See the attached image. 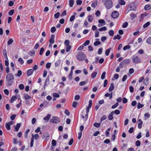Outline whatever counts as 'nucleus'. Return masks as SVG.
I'll list each match as a JSON object with an SVG mask.
<instances>
[{"instance_id":"nucleus-54","label":"nucleus","mask_w":151,"mask_h":151,"mask_svg":"<svg viewBox=\"0 0 151 151\" xmlns=\"http://www.w3.org/2000/svg\"><path fill=\"white\" fill-rule=\"evenodd\" d=\"M109 33L110 36H113L114 35V32L112 30H110L109 32Z\"/></svg>"},{"instance_id":"nucleus-17","label":"nucleus","mask_w":151,"mask_h":151,"mask_svg":"<svg viewBox=\"0 0 151 151\" xmlns=\"http://www.w3.org/2000/svg\"><path fill=\"white\" fill-rule=\"evenodd\" d=\"M32 137L31 141L30 144V146L31 147H32L33 146L34 142L33 134H32Z\"/></svg>"},{"instance_id":"nucleus-23","label":"nucleus","mask_w":151,"mask_h":151,"mask_svg":"<svg viewBox=\"0 0 151 151\" xmlns=\"http://www.w3.org/2000/svg\"><path fill=\"white\" fill-rule=\"evenodd\" d=\"M17 98V96H12L10 102L11 103H13L16 100Z\"/></svg>"},{"instance_id":"nucleus-12","label":"nucleus","mask_w":151,"mask_h":151,"mask_svg":"<svg viewBox=\"0 0 151 151\" xmlns=\"http://www.w3.org/2000/svg\"><path fill=\"white\" fill-rule=\"evenodd\" d=\"M114 114V112L113 111H111L109 114V116H108V119L110 120H112L113 119V115Z\"/></svg>"},{"instance_id":"nucleus-49","label":"nucleus","mask_w":151,"mask_h":151,"mask_svg":"<svg viewBox=\"0 0 151 151\" xmlns=\"http://www.w3.org/2000/svg\"><path fill=\"white\" fill-rule=\"evenodd\" d=\"M60 15L59 12H58L54 14V17L56 19H57L58 18Z\"/></svg>"},{"instance_id":"nucleus-26","label":"nucleus","mask_w":151,"mask_h":151,"mask_svg":"<svg viewBox=\"0 0 151 151\" xmlns=\"http://www.w3.org/2000/svg\"><path fill=\"white\" fill-rule=\"evenodd\" d=\"M111 130V128H108L107 130H106L105 131L106 133V137H108L109 135V132Z\"/></svg>"},{"instance_id":"nucleus-22","label":"nucleus","mask_w":151,"mask_h":151,"mask_svg":"<svg viewBox=\"0 0 151 151\" xmlns=\"http://www.w3.org/2000/svg\"><path fill=\"white\" fill-rule=\"evenodd\" d=\"M21 126V124L20 123H18L16 125L15 127V129L16 131H18L19 128H20Z\"/></svg>"},{"instance_id":"nucleus-38","label":"nucleus","mask_w":151,"mask_h":151,"mask_svg":"<svg viewBox=\"0 0 151 151\" xmlns=\"http://www.w3.org/2000/svg\"><path fill=\"white\" fill-rule=\"evenodd\" d=\"M150 24V22H146L145 24H144L143 26V27L144 28H145L148 27Z\"/></svg>"},{"instance_id":"nucleus-57","label":"nucleus","mask_w":151,"mask_h":151,"mask_svg":"<svg viewBox=\"0 0 151 151\" xmlns=\"http://www.w3.org/2000/svg\"><path fill=\"white\" fill-rule=\"evenodd\" d=\"M64 44L65 45L67 46H69V44H70V41L68 40H66L64 42Z\"/></svg>"},{"instance_id":"nucleus-40","label":"nucleus","mask_w":151,"mask_h":151,"mask_svg":"<svg viewBox=\"0 0 151 151\" xmlns=\"http://www.w3.org/2000/svg\"><path fill=\"white\" fill-rule=\"evenodd\" d=\"M18 61L19 63L22 65L24 63V61L23 59L21 58H19L18 60Z\"/></svg>"},{"instance_id":"nucleus-62","label":"nucleus","mask_w":151,"mask_h":151,"mask_svg":"<svg viewBox=\"0 0 151 151\" xmlns=\"http://www.w3.org/2000/svg\"><path fill=\"white\" fill-rule=\"evenodd\" d=\"M39 138V135L38 134H35L34 135V139H37Z\"/></svg>"},{"instance_id":"nucleus-50","label":"nucleus","mask_w":151,"mask_h":151,"mask_svg":"<svg viewBox=\"0 0 151 151\" xmlns=\"http://www.w3.org/2000/svg\"><path fill=\"white\" fill-rule=\"evenodd\" d=\"M93 125L94 127L97 128H98L100 127V124L97 123H95Z\"/></svg>"},{"instance_id":"nucleus-21","label":"nucleus","mask_w":151,"mask_h":151,"mask_svg":"<svg viewBox=\"0 0 151 151\" xmlns=\"http://www.w3.org/2000/svg\"><path fill=\"white\" fill-rule=\"evenodd\" d=\"M24 97L25 100L30 99L31 98V97L27 93L24 94Z\"/></svg>"},{"instance_id":"nucleus-60","label":"nucleus","mask_w":151,"mask_h":151,"mask_svg":"<svg viewBox=\"0 0 151 151\" xmlns=\"http://www.w3.org/2000/svg\"><path fill=\"white\" fill-rule=\"evenodd\" d=\"M102 50L103 49L102 47H100L99 49L98 50V53L100 55L102 53Z\"/></svg>"},{"instance_id":"nucleus-51","label":"nucleus","mask_w":151,"mask_h":151,"mask_svg":"<svg viewBox=\"0 0 151 151\" xmlns=\"http://www.w3.org/2000/svg\"><path fill=\"white\" fill-rule=\"evenodd\" d=\"M141 142L139 140H137L135 142V145L137 147H139L140 145Z\"/></svg>"},{"instance_id":"nucleus-41","label":"nucleus","mask_w":151,"mask_h":151,"mask_svg":"<svg viewBox=\"0 0 151 151\" xmlns=\"http://www.w3.org/2000/svg\"><path fill=\"white\" fill-rule=\"evenodd\" d=\"M130 48V47L129 45H127L124 46L123 47V49L124 50H126L127 49H129Z\"/></svg>"},{"instance_id":"nucleus-42","label":"nucleus","mask_w":151,"mask_h":151,"mask_svg":"<svg viewBox=\"0 0 151 151\" xmlns=\"http://www.w3.org/2000/svg\"><path fill=\"white\" fill-rule=\"evenodd\" d=\"M53 96L55 98H59L60 97L59 95L56 93H53Z\"/></svg>"},{"instance_id":"nucleus-47","label":"nucleus","mask_w":151,"mask_h":151,"mask_svg":"<svg viewBox=\"0 0 151 151\" xmlns=\"http://www.w3.org/2000/svg\"><path fill=\"white\" fill-rule=\"evenodd\" d=\"M106 74V73L105 71H104L102 73V74L101 75V78L103 80L105 78Z\"/></svg>"},{"instance_id":"nucleus-24","label":"nucleus","mask_w":151,"mask_h":151,"mask_svg":"<svg viewBox=\"0 0 151 151\" xmlns=\"http://www.w3.org/2000/svg\"><path fill=\"white\" fill-rule=\"evenodd\" d=\"M88 114H86L85 115V116H84L83 115H82L81 116L82 118L83 119H84V120L85 121H86L87 120V119L88 118Z\"/></svg>"},{"instance_id":"nucleus-25","label":"nucleus","mask_w":151,"mask_h":151,"mask_svg":"<svg viewBox=\"0 0 151 151\" xmlns=\"http://www.w3.org/2000/svg\"><path fill=\"white\" fill-rule=\"evenodd\" d=\"M74 3V1L73 0H70L69 1V4L70 7L73 6Z\"/></svg>"},{"instance_id":"nucleus-30","label":"nucleus","mask_w":151,"mask_h":151,"mask_svg":"<svg viewBox=\"0 0 151 151\" xmlns=\"http://www.w3.org/2000/svg\"><path fill=\"white\" fill-rule=\"evenodd\" d=\"M3 54L4 57L6 59L8 58L6 51V50L4 49L3 50Z\"/></svg>"},{"instance_id":"nucleus-31","label":"nucleus","mask_w":151,"mask_h":151,"mask_svg":"<svg viewBox=\"0 0 151 151\" xmlns=\"http://www.w3.org/2000/svg\"><path fill=\"white\" fill-rule=\"evenodd\" d=\"M121 36L119 35H117L114 36L113 39L114 40H115L116 39L119 40L121 38Z\"/></svg>"},{"instance_id":"nucleus-63","label":"nucleus","mask_w":151,"mask_h":151,"mask_svg":"<svg viewBox=\"0 0 151 151\" xmlns=\"http://www.w3.org/2000/svg\"><path fill=\"white\" fill-rule=\"evenodd\" d=\"M19 88L21 90H22L24 88V85L22 84H20L19 85Z\"/></svg>"},{"instance_id":"nucleus-7","label":"nucleus","mask_w":151,"mask_h":151,"mask_svg":"<svg viewBox=\"0 0 151 151\" xmlns=\"http://www.w3.org/2000/svg\"><path fill=\"white\" fill-rule=\"evenodd\" d=\"M134 4L133 3H131L128 6L127 8V10L128 11L127 12L130 10H133L135 9V8L134 7Z\"/></svg>"},{"instance_id":"nucleus-52","label":"nucleus","mask_w":151,"mask_h":151,"mask_svg":"<svg viewBox=\"0 0 151 151\" xmlns=\"http://www.w3.org/2000/svg\"><path fill=\"white\" fill-rule=\"evenodd\" d=\"M98 22L100 24H104L103 25L105 24V21L103 19H100L99 20Z\"/></svg>"},{"instance_id":"nucleus-18","label":"nucleus","mask_w":151,"mask_h":151,"mask_svg":"<svg viewBox=\"0 0 151 151\" xmlns=\"http://www.w3.org/2000/svg\"><path fill=\"white\" fill-rule=\"evenodd\" d=\"M122 61L124 64H128L130 63V60L129 59H126Z\"/></svg>"},{"instance_id":"nucleus-58","label":"nucleus","mask_w":151,"mask_h":151,"mask_svg":"<svg viewBox=\"0 0 151 151\" xmlns=\"http://www.w3.org/2000/svg\"><path fill=\"white\" fill-rule=\"evenodd\" d=\"M107 118V116L105 115H104L103 116L101 117V122H102V121L105 120Z\"/></svg>"},{"instance_id":"nucleus-2","label":"nucleus","mask_w":151,"mask_h":151,"mask_svg":"<svg viewBox=\"0 0 151 151\" xmlns=\"http://www.w3.org/2000/svg\"><path fill=\"white\" fill-rule=\"evenodd\" d=\"M106 8L107 9H111L112 6V2L111 0H102Z\"/></svg>"},{"instance_id":"nucleus-64","label":"nucleus","mask_w":151,"mask_h":151,"mask_svg":"<svg viewBox=\"0 0 151 151\" xmlns=\"http://www.w3.org/2000/svg\"><path fill=\"white\" fill-rule=\"evenodd\" d=\"M78 105V103L76 102H73V103L72 106L74 108H76Z\"/></svg>"},{"instance_id":"nucleus-35","label":"nucleus","mask_w":151,"mask_h":151,"mask_svg":"<svg viewBox=\"0 0 151 151\" xmlns=\"http://www.w3.org/2000/svg\"><path fill=\"white\" fill-rule=\"evenodd\" d=\"M119 3L121 5H124L125 4V2L124 0H119Z\"/></svg>"},{"instance_id":"nucleus-34","label":"nucleus","mask_w":151,"mask_h":151,"mask_svg":"<svg viewBox=\"0 0 151 151\" xmlns=\"http://www.w3.org/2000/svg\"><path fill=\"white\" fill-rule=\"evenodd\" d=\"M144 106V105L141 104L139 102L138 103L137 105V108L138 109H140Z\"/></svg>"},{"instance_id":"nucleus-8","label":"nucleus","mask_w":151,"mask_h":151,"mask_svg":"<svg viewBox=\"0 0 151 151\" xmlns=\"http://www.w3.org/2000/svg\"><path fill=\"white\" fill-rule=\"evenodd\" d=\"M14 124L13 121L9 122L6 124V127L8 130H10L11 129L10 126Z\"/></svg>"},{"instance_id":"nucleus-29","label":"nucleus","mask_w":151,"mask_h":151,"mask_svg":"<svg viewBox=\"0 0 151 151\" xmlns=\"http://www.w3.org/2000/svg\"><path fill=\"white\" fill-rule=\"evenodd\" d=\"M97 74V72H93L91 75V77L92 78H94L96 77Z\"/></svg>"},{"instance_id":"nucleus-28","label":"nucleus","mask_w":151,"mask_h":151,"mask_svg":"<svg viewBox=\"0 0 151 151\" xmlns=\"http://www.w3.org/2000/svg\"><path fill=\"white\" fill-rule=\"evenodd\" d=\"M149 80L148 78H145L144 81L143 83L145 85H147L148 84V81Z\"/></svg>"},{"instance_id":"nucleus-46","label":"nucleus","mask_w":151,"mask_h":151,"mask_svg":"<svg viewBox=\"0 0 151 151\" xmlns=\"http://www.w3.org/2000/svg\"><path fill=\"white\" fill-rule=\"evenodd\" d=\"M101 44V42L98 41H96L94 42V45L95 46H97L99 45H100Z\"/></svg>"},{"instance_id":"nucleus-48","label":"nucleus","mask_w":151,"mask_h":151,"mask_svg":"<svg viewBox=\"0 0 151 151\" xmlns=\"http://www.w3.org/2000/svg\"><path fill=\"white\" fill-rule=\"evenodd\" d=\"M22 74V72L21 70H19L18 71V73L17 74L15 75L16 76H17L18 77L20 76Z\"/></svg>"},{"instance_id":"nucleus-44","label":"nucleus","mask_w":151,"mask_h":151,"mask_svg":"<svg viewBox=\"0 0 151 151\" xmlns=\"http://www.w3.org/2000/svg\"><path fill=\"white\" fill-rule=\"evenodd\" d=\"M128 26V23L127 22L124 23L122 25V27L124 28H125Z\"/></svg>"},{"instance_id":"nucleus-56","label":"nucleus","mask_w":151,"mask_h":151,"mask_svg":"<svg viewBox=\"0 0 151 151\" xmlns=\"http://www.w3.org/2000/svg\"><path fill=\"white\" fill-rule=\"evenodd\" d=\"M151 72V67H148L146 71V73H149Z\"/></svg>"},{"instance_id":"nucleus-36","label":"nucleus","mask_w":151,"mask_h":151,"mask_svg":"<svg viewBox=\"0 0 151 151\" xmlns=\"http://www.w3.org/2000/svg\"><path fill=\"white\" fill-rule=\"evenodd\" d=\"M73 73V72H72V71H70V73L69 75L68 76V78L69 80H71L73 78L72 77V75Z\"/></svg>"},{"instance_id":"nucleus-16","label":"nucleus","mask_w":151,"mask_h":151,"mask_svg":"<svg viewBox=\"0 0 151 151\" xmlns=\"http://www.w3.org/2000/svg\"><path fill=\"white\" fill-rule=\"evenodd\" d=\"M98 2L97 1H95L93 2L91 4V6L94 8H95L97 5Z\"/></svg>"},{"instance_id":"nucleus-4","label":"nucleus","mask_w":151,"mask_h":151,"mask_svg":"<svg viewBox=\"0 0 151 151\" xmlns=\"http://www.w3.org/2000/svg\"><path fill=\"white\" fill-rule=\"evenodd\" d=\"M77 59L79 61L83 60L86 57V56L83 52H81L77 55Z\"/></svg>"},{"instance_id":"nucleus-5","label":"nucleus","mask_w":151,"mask_h":151,"mask_svg":"<svg viewBox=\"0 0 151 151\" xmlns=\"http://www.w3.org/2000/svg\"><path fill=\"white\" fill-rule=\"evenodd\" d=\"M60 121V120L56 116L53 117L50 120L51 122L55 124L58 123Z\"/></svg>"},{"instance_id":"nucleus-3","label":"nucleus","mask_w":151,"mask_h":151,"mask_svg":"<svg viewBox=\"0 0 151 151\" xmlns=\"http://www.w3.org/2000/svg\"><path fill=\"white\" fill-rule=\"evenodd\" d=\"M132 62L135 64H138L141 62L140 58L137 56L134 55L132 57Z\"/></svg>"},{"instance_id":"nucleus-45","label":"nucleus","mask_w":151,"mask_h":151,"mask_svg":"<svg viewBox=\"0 0 151 151\" xmlns=\"http://www.w3.org/2000/svg\"><path fill=\"white\" fill-rule=\"evenodd\" d=\"M13 42V40L12 39L10 38L9 39L7 42L8 45H10L12 44Z\"/></svg>"},{"instance_id":"nucleus-1","label":"nucleus","mask_w":151,"mask_h":151,"mask_svg":"<svg viewBox=\"0 0 151 151\" xmlns=\"http://www.w3.org/2000/svg\"><path fill=\"white\" fill-rule=\"evenodd\" d=\"M6 78L7 84L9 86L11 85L13 82V80L14 78L13 75L11 73L8 74L6 75Z\"/></svg>"},{"instance_id":"nucleus-9","label":"nucleus","mask_w":151,"mask_h":151,"mask_svg":"<svg viewBox=\"0 0 151 151\" xmlns=\"http://www.w3.org/2000/svg\"><path fill=\"white\" fill-rule=\"evenodd\" d=\"M92 105V101L90 100L89 101V104L88 106L86 107V113L88 114V113L89 111V109L91 107Z\"/></svg>"},{"instance_id":"nucleus-10","label":"nucleus","mask_w":151,"mask_h":151,"mask_svg":"<svg viewBox=\"0 0 151 151\" xmlns=\"http://www.w3.org/2000/svg\"><path fill=\"white\" fill-rule=\"evenodd\" d=\"M49 135L48 133H45L43 134L42 138L45 140H48L49 139Z\"/></svg>"},{"instance_id":"nucleus-15","label":"nucleus","mask_w":151,"mask_h":151,"mask_svg":"<svg viewBox=\"0 0 151 151\" xmlns=\"http://www.w3.org/2000/svg\"><path fill=\"white\" fill-rule=\"evenodd\" d=\"M114 88V86L113 83H111L110 84V87L109 88V91L111 92Z\"/></svg>"},{"instance_id":"nucleus-55","label":"nucleus","mask_w":151,"mask_h":151,"mask_svg":"<svg viewBox=\"0 0 151 151\" xmlns=\"http://www.w3.org/2000/svg\"><path fill=\"white\" fill-rule=\"evenodd\" d=\"M14 9H12L10 10L9 12V15H12L14 13Z\"/></svg>"},{"instance_id":"nucleus-53","label":"nucleus","mask_w":151,"mask_h":151,"mask_svg":"<svg viewBox=\"0 0 151 151\" xmlns=\"http://www.w3.org/2000/svg\"><path fill=\"white\" fill-rule=\"evenodd\" d=\"M71 48V46L70 45L67 46L66 47V51L67 52H68L70 51Z\"/></svg>"},{"instance_id":"nucleus-13","label":"nucleus","mask_w":151,"mask_h":151,"mask_svg":"<svg viewBox=\"0 0 151 151\" xmlns=\"http://www.w3.org/2000/svg\"><path fill=\"white\" fill-rule=\"evenodd\" d=\"M34 71L32 69H30L28 70L27 73V75L28 76L31 75L32 74Z\"/></svg>"},{"instance_id":"nucleus-39","label":"nucleus","mask_w":151,"mask_h":151,"mask_svg":"<svg viewBox=\"0 0 151 151\" xmlns=\"http://www.w3.org/2000/svg\"><path fill=\"white\" fill-rule=\"evenodd\" d=\"M111 49V48H109L106 50L105 53L106 56L109 55Z\"/></svg>"},{"instance_id":"nucleus-27","label":"nucleus","mask_w":151,"mask_h":151,"mask_svg":"<svg viewBox=\"0 0 151 151\" xmlns=\"http://www.w3.org/2000/svg\"><path fill=\"white\" fill-rule=\"evenodd\" d=\"M151 8L149 4L146 5L144 7L145 9L146 10H148L150 9Z\"/></svg>"},{"instance_id":"nucleus-20","label":"nucleus","mask_w":151,"mask_h":151,"mask_svg":"<svg viewBox=\"0 0 151 151\" xmlns=\"http://www.w3.org/2000/svg\"><path fill=\"white\" fill-rule=\"evenodd\" d=\"M51 116L50 114H47L46 116L44 117L43 119L44 120L47 121L49 120V119L50 118Z\"/></svg>"},{"instance_id":"nucleus-61","label":"nucleus","mask_w":151,"mask_h":151,"mask_svg":"<svg viewBox=\"0 0 151 151\" xmlns=\"http://www.w3.org/2000/svg\"><path fill=\"white\" fill-rule=\"evenodd\" d=\"M35 53V52L34 51H29L28 52V54L30 56H32L33 55H34Z\"/></svg>"},{"instance_id":"nucleus-33","label":"nucleus","mask_w":151,"mask_h":151,"mask_svg":"<svg viewBox=\"0 0 151 151\" xmlns=\"http://www.w3.org/2000/svg\"><path fill=\"white\" fill-rule=\"evenodd\" d=\"M60 63V60H58L55 63V67L59 66Z\"/></svg>"},{"instance_id":"nucleus-37","label":"nucleus","mask_w":151,"mask_h":151,"mask_svg":"<svg viewBox=\"0 0 151 151\" xmlns=\"http://www.w3.org/2000/svg\"><path fill=\"white\" fill-rule=\"evenodd\" d=\"M30 130L29 129H27L26 131L24 133V137L25 138H27L28 137V134L29 133V132Z\"/></svg>"},{"instance_id":"nucleus-19","label":"nucleus","mask_w":151,"mask_h":151,"mask_svg":"<svg viewBox=\"0 0 151 151\" xmlns=\"http://www.w3.org/2000/svg\"><path fill=\"white\" fill-rule=\"evenodd\" d=\"M93 17L92 15H89L88 17V19L89 22H92L93 20Z\"/></svg>"},{"instance_id":"nucleus-6","label":"nucleus","mask_w":151,"mask_h":151,"mask_svg":"<svg viewBox=\"0 0 151 151\" xmlns=\"http://www.w3.org/2000/svg\"><path fill=\"white\" fill-rule=\"evenodd\" d=\"M119 16V14L118 12L116 11H114L111 14V17L114 19L117 18Z\"/></svg>"},{"instance_id":"nucleus-11","label":"nucleus","mask_w":151,"mask_h":151,"mask_svg":"<svg viewBox=\"0 0 151 151\" xmlns=\"http://www.w3.org/2000/svg\"><path fill=\"white\" fill-rule=\"evenodd\" d=\"M55 37V36L54 35H51L50 38V39L49 42L50 43L53 44L55 42L54 38Z\"/></svg>"},{"instance_id":"nucleus-59","label":"nucleus","mask_w":151,"mask_h":151,"mask_svg":"<svg viewBox=\"0 0 151 151\" xmlns=\"http://www.w3.org/2000/svg\"><path fill=\"white\" fill-rule=\"evenodd\" d=\"M118 105L119 103L116 102L112 106L111 108L112 109H115Z\"/></svg>"},{"instance_id":"nucleus-32","label":"nucleus","mask_w":151,"mask_h":151,"mask_svg":"<svg viewBox=\"0 0 151 151\" xmlns=\"http://www.w3.org/2000/svg\"><path fill=\"white\" fill-rule=\"evenodd\" d=\"M146 42L149 44H151V37H149L146 40Z\"/></svg>"},{"instance_id":"nucleus-43","label":"nucleus","mask_w":151,"mask_h":151,"mask_svg":"<svg viewBox=\"0 0 151 151\" xmlns=\"http://www.w3.org/2000/svg\"><path fill=\"white\" fill-rule=\"evenodd\" d=\"M107 29L106 27H101L99 29V30L100 31H106Z\"/></svg>"},{"instance_id":"nucleus-14","label":"nucleus","mask_w":151,"mask_h":151,"mask_svg":"<svg viewBox=\"0 0 151 151\" xmlns=\"http://www.w3.org/2000/svg\"><path fill=\"white\" fill-rule=\"evenodd\" d=\"M138 127L139 129H141L142 127V122L141 119H139L138 122Z\"/></svg>"}]
</instances>
